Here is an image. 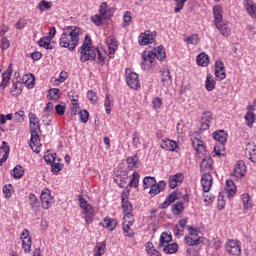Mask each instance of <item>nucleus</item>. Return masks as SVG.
<instances>
[{"label":"nucleus","mask_w":256,"mask_h":256,"mask_svg":"<svg viewBox=\"0 0 256 256\" xmlns=\"http://www.w3.org/2000/svg\"><path fill=\"white\" fill-rule=\"evenodd\" d=\"M81 35V29L75 26H68L65 28L60 36V47L68 49V51H75V47L79 45V36Z\"/></svg>","instance_id":"obj_1"},{"label":"nucleus","mask_w":256,"mask_h":256,"mask_svg":"<svg viewBox=\"0 0 256 256\" xmlns=\"http://www.w3.org/2000/svg\"><path fill=\"white\" fill-rule=\"evenodd\" d=\"M166 57L167 55L165 53V47L159 46L158 48L153 49V51L142 53L143 62L141 63V65L153 67L155 59H158V61H165Z\"/></svg>","instance_id":"obj_2"},{"label":"nucleus","mask_w":256,"mask_h":256,"mask_svg":"<svg viewBox=\"0 0 256 256\" xmlns=\"http://www.w3.org/2000/svg\"><path fill=\"white\" fill-rule=\"evenodd\" d=\"M95 57H97V49L91 47V38L86 35L85 41L80 47V61L81 63H87V61H93Z\"/></svg>","instance_id":"obj_3"},{"label":"nucleus","mask_w":256,"mask_h":256,"mask_svg":"<svg viewBox=\"0 0 256 256\" xmlns=\"http://www.w3.org/2000/svg\"><path fill=\"white\" fill-rule=\"evenodd\" d=\"M78 201H79L81 209H83V213L85 215V221H86L87 225H89L90 223H93V217L95 215V210H93V207L91 206V204H89L87 202V200L85 198H83L82 196H79Z\"/></svg>","instance_id":"obj_4"},{"label":"nucleus","mask_w":256,"mask_h":256,"mask_svg":"<svg viewBox=\"0 0 256 256\" xmlns=\"http://www.w3.org/2000/svg\"><path fill=\"white\" fill-rule=\"evenodd\" d=\"M189 231V235L185 236L184 241L189 247H195L201 245V237L197 234V228L193 226H186Z\"/></svg>","instance_id":"obj_5"},{"label":"nucleus","mask_w":256,"mask_h":256,"mask_svg":"<svg viewBox=\"0 0 256 256\" xmlns=\"http://www.w3.org/2000/svg\"><path fill=\"white\" fill-rule=\"evenodd\" d=\"M126 82L130 89L137 90L139 87H141L139 84V75L135 72H132L129 68L126 69Z\"/></svg>","instance_id":"obj_6"},{"label":"nucleus","mask_w":256,"mask_h":256,"mask_svg":"<svg viewBox=\"0 0 256 256\" xmlns=\"http://www.w3.org/2000/svg\"><path fill=\"white\" fill-rule=\"evenodd\" d=\"M245 155L249 161H252V163H256V145L255 142L251 139L245 140Z\"/></svg>","instance_id":"obj_7"},{"label":"nucleus","mask_w":256,"mask_h":256,"mask_svg":"<svg viewBox=\"0 0 256 256\" xmlns=\"http://www.w3.org/2000/svg\"><path fill=\"white\" fill-rule=\"evenodd\" d=\"M29 121H30L29 127H30L31 136L37 137V135L41 133V126L39 125V118L37 117V114L30 113Z\"/></svg>","instance_id":"obj_8"},{"label":"nucleus","mask_w":256,"mask_h":256,"mask_svg":"<svg viewBox=\"0 0 256 256\" xmlns=\"http://www.w3.org/2000/svg\"><path fill=\"white\" fill-rule=\"evenodd\" d=\"M226 251L231 256H241V245L237 240H229L226 245Z\"/></svg>","instance_id":"obj_9"},{"label":"nucleus","mask_w":256,"mask_h":256,"mask_svg":"<svg viewBox=\"0 0 256 256\" xmlns=\"http://www.w3.org/2000/svg\"><path fill=\"white\" fill-rule=\"evenodd\" d=\"M40 200L42 203V208L49 209L53 205V197L51 196V190L44 188L40 195Z\"/></svg>","instance_id":"obj_10"},{"label":"nucleus","mask_w":256,"mask_h":256,"mask_svg":"<svg viewBox=\"0 0 256 256\" xmlns=\"http://www.w3.org/2000/svg\"><path fill=\"white\" fill-rule=\"evenodd\" d=\"M247 172V168L245 167V162L239 160L236 162L232 177H236V179H243L245 177V173Z\"/></svg>","instance_id":"obj_11"},{"label":"nucleus","mask_w":256,"mask_h":256,"mask_svg":"<svg viewBox=\"0 0 256 256\" xmlns=\"http://www.w3.org/2000/svg\"><path fill=\"white\" fill-rule=\"evenodd\" d=\"M99 13L104 19V21H107L111 19L112 15L115 14V8L114 7L109 8V4H107V2H103L99 7Z\"/></svg>","instance_id":"obj_12"},{"label":"nucleus","mask_w":256,"mask_h":256,"mask_svg":"<svg viewBox=\"0 0 256 256\" xmlns=\"http://www.w3.org/2000/svg\"><path fill=\"white\" fill-rule=\"evenodd\" d=\"M201 185L204 193H209L211 191V187L213 185V177L211 173L204 172L201 176Z\"/></svg>","instance_id":"obj_13"},{"label":"nucleus","mask_w":256,"mask_h":256,"mask_svg":"<svg viewBox=\"0 0 256 256\" xmlns=\"http://www.w3.org/2000/svg\"><path fill=\"white\" fill-rule=\"evenodd\" d=\"M213 170V159L210 156H206L203 158L200 164L201 173H211Z\"/></svg>","instance_id":"obj_14"},{"label":"nucleus","mask_w":256,"mask_h":256,"mask_svg":"<svg viewBox=\"0 0 256 256\" xmlns=\"http://www.w3.org/2000/svg\"><path fill=\"white\" fill-rule=\"evenodd\" d=\"M138 41L140 45H153L155 43V39L153 38V34H151V31H145L143 34H141L138 38Z\"/></svg>","instance_id":"obj_15"},{"label":"nucleus","mask_w":256,"mask_h":256,"mask_svg":"<svg viewBox=\"0 0 256 256\" xmlns=\"http://www.w3.org/2000/svg\"><path fill=\"white\" fill-rule=\"evenodd\" d=\"M213 139L221 144V148L224 149L225 143H227V132L225 130L215 131L213 133Z\"/></svg>","instance_id":"obj_16"},{"label":"nucleus","mask_w":256,"mask_h":256,"mask_svg":"<svg viewBox=\"0 0 256 256\" xmlns=\"http://www.w3.org/2000/svg\"><path fill=\"white\" fill-rule=\"evenodd\" d=\"M30 147L34 153H41V140L39 139V135L31 136Z\"/></svg>","instance_id":"obj_17"},{"label":"nucleus","mask_w":256,"mask_h":256,"mask_svg":"<svg viewBox=\"0 0 256 256\" xmlns=\"http://www.w3.org/2000/svg\"><path fill=\"white\" fill-rule=\"evenodd\" d=\"M244 8L250 17L256 18V4L253 2V0H244Z\"/></svg>","instance_id":"obj_18"},{"label":"nucleus","mask_w":256,"mask_h":256,"mask_svg":"<svg viewBox=\"0 0 256 256\" xmlns=\"http://www.w3.org/2000/svg\"><path fill=\"white\" fill-rule=\"evenodd\" d=\"M117 47H119L117 40L115 38H110V41H108V57L110 59L115 57V51H117Z\"/></svg>","instance_id":"obj_19"},{"label":"nucleus","mask_w":256,"mask_h":256,"mask_svg":"<svg viewBox=\"0 0 256 256\" xmlns=\"http://www.w3.org/2000/svg\"><path fill=\"white\" fill-rule=\"evenodd\" d=\"M161 149L165 151H175V149H177V142L169 139L162 140Z\"/></svg>","instance_id":"obj_20"},{"label":"nucleus","mask_w":256,"mask_h":256,"mask_svg":"<svg viewBox=\"0 0 256 256\" xmlns=\"http://www.w3.org/2000/svg\"><path fill=\"white\" fill-rule=\"evenodd\" d=\"M102 227H105V229H108V231H114V229L117 227V220L114 218L105 217Z\"/></svg>","instance_id":"obj_21"},{"label":"nucleus","mask_w":256,"mask_h":256,"mask_svg":"<svg viewBox=\"0 0 256 256\" xmlns=\"http://www.w3.org/2000/svg\"><path fill=\"white\" fill-rule=\"evenodd\" d=\"M21 239H27V244H24L22 247L25 253H31V238L29 237V230L24 229L21 234Z\"/></svg>","instance_id":"obj_22"},{"label":"nucleus","mask_w":256,"mask_h":256,"mask_svg":"<svg viewBox=\"0 0 256 256\" xmlns=\"http://www.w3.org/2000/svg\"><path fill=\"white\" fill-rule=\"evenodd\" d=\"M225 191H226L227 197H233V195L237 193V187L235 186V182H233V180L226 181Z\"/></svg>","instance_id":"obj_23"},{"label":"nucleus","mask_w":256,"mask_h":256,"mask_svg":"<svg viewBox=\"0 0 256 256\" xmlns=\"http://www.w3.org/2000/svg\"><path fill=\"white\" fill-rule=\"evenodd\" d=\"M0 150L4 153L3 157L0 159V165H3V163L9 159V151H11V148L6 141H3Z\"/></svg>","instance_id":"obj_24"},{"label":"nucleus","mask_w":256,"mask_h":256,"mask_svg":"<svg viewBox=\"0 0 256 256\" xmlns=\"http://www.w3.org/2000/svg\"><path fill=\"white\" fill-rule=\"evenodd\" d=\"M175 201H177V193L176 192H172L165 199V201L162 204H160V209H167V207H169V205H171L172 203H175Z\"/></svg>","instance_id":"obj_25"},{"label":"nucleus","mask_w":256,"mask_h":256,"mask_svg":"<svg viewBox=\"0 0 256 256\" xmlns=\"http://www.w3.org/2000/svg\"><path fill=\"white\" fill-rule=\"evenodd\" d=\"M196 61L200 67H207V65H209V55H207L205 52H202L197 56Z\"/></svg>","instance_id":"obj_26"},{"label":"nucleus","mask_w":256,"mask_h":256,"mask_svg":"<svg viewBox=\"0 0 256 256\" xmlns=\"http://www.w3.org/2000/svg\"><path fill=\"white\" fill-rule=\"evenodd\" d=\"M216 27L219 29L223 37H229L231 35V29L227 24H223V22H217Z\"/></svg>","instance_id":"obj_27"},{"label":"nucleus","mask_w":256,"mask_h":256,"mask_svg":"<svg viewBox=\"0 0 256 256\" xmlns=\"http://www.w3.org/2000/svg\"><path fill=\"white\" fill-rule=\"evenodd\" d=\"M162 247L166 255H173V253H177V251H179V245H177V243L167 244Z\"/></svg>","instance_id":"obj_28"},{"label":"nucleus","mask_w":256,"mask_h":256,"mask_svg":"<svg viewBox=\"0 0 256 256\" xmlns=\"http://www.w3.org/2000/svg\"><path fill=\"white\" fill-rule=\"evenodd\" d=\"M13 73V67L9 66L7 71L2 74L1 87H7V83L11 80V75Z\"/></svg>","instance_id":"obj_29"},{"label":"nucleus","mask_w":256,"mask_h":256,"mask_svg":"<svg viewBox=\"0 0 256 256\" xmlns=\"http://www.w3.org/2000/svg\"><path fill=\"white\" fill-rule=\"evenodd\" d=\"M214 23H223V15L221 14V6L217 5L213 7Z\"/></svg>","instance_id":"obj_30"},{"label":"nucleus","mask_w":256,"mask_h":256,"mask_svg":"<svg viewBox=\"0 0 256 256\" xmlns=\"http://www.w3.org/2000/svg\"><path fill=\"white\" fill-rule=\"evenodd\" d=\"M105 249H107V242L102 241L98 242L95 246L94 256H101L105 253Z\"/></svg>","instance_id":"obj_31"},{"label":"nucleus","mask_w":256,"mask_h":256,"mask_svg":"<svg viewBox=\"0 0 256 256\" xmlns=\"http://www.w3.org/2000/svg\"><path fill=\"white\" fill-rule=\"evenodd\" d=\"M127 165H128L129 171H133V169H137V167H139V158H137V156L128 157Z\"/></svg>","instance_id":"obj_32"},{"label":"nucleus","mask_w":256,"mask_h":256,"mask_svg":"<svg viewBox=\"0 0 256 256\" xmlns=\"http://www.w3.org/2000/svg\"><path fill=\"white\" fill-rule=\"evenodd\" d=\"M171 241H173V236H171V234H168L167 232H163L160 236L159 247H165V244L171 243Z\"/></svg>","instance_id":"obj_33"},{"label":"nucleus","mask_w":256,"mask_h":256,"mask_svg":"<svg viewBox=\"0 0 256 256\" xmlns=\"http://www.w3.org/2000/svg\"><path fill=\"white\" fill-rule=\"evenodd\" d=\"M122 208H123L125 217H128V218L131 217V213L133 211V204H131L129 200L122 202Z\"/></svg>","instance_id":"obj_34"},{"label":"nucleus","mask_w":256,"mask_h":256,"mask_svg":"<svg viewBox=\"0 0 256 256\" xmlns=\"http://www.w3.org/2000/svg\"><path fill=\"white\" fill-rule=\"evenodd\" d=\"M171 211L174 215H180L185 211V207L181 201H178L172 206Z\"/></svg>","instance_id":"obj_35"},{"label":"nucleus","mask_w":256,"mask_h":256,"mask_svg":"<svg viewBox=\"0 0 256 256\" xmlns=\"http://www.w3.org/2000/svg\"><path fill=\"white\" fill-rule=\"evenodd\" d=\"M215 79L211 74L207 75L206 82H205V87L207 91H213L215 89Z\"/></svg>","instance_id":"obj_36"},{"label":"nucleus","mask_w":256,"mask_h":256,"mask_svg":"<svg viewBox=\"0 0 256 256\" xmlns=\"http://www.w3.org/2000/svg\"><path fill=\"white\" fill-rule=\"evenodd\" d=\"M23 173H25V171L23 170V167L21 165H17L11 172L12 177H14V179H21V177H23Z\"/></svg>","instance_id":"obj_37"},{"label":"nucleus","mask_w":256,"mask_h":256,"mask_svg":"<svg viewBox=\"0 0 256 256\" xmlns=\"http://www.w3.org/2000/svg\"><path fill=\"white\" fill-rule=\"evenodd\" d=\"M241 199L244 209H251V207H253V202L251 201V196H249V194H242Z\"/></svg>","instance_id":"obj_38"},{"label":"nucleus","mask_w":256,"mask_h":256,"mask_svg":"<svg viewBox=\"0 0 256 256\" xmlns=\"http://www.w3.org/2000/svg\"><path fill=\"white\" fill-rule=\"evenodd\" d=\"M87 99L91 103V105H97L99 101V97H97V93L93 90H89L87 92Z\"/></svg>","instance_id":"obj_39"},{"label":"nucleus","mask_w":256,"mask_h":256,"mask_svg":"<svg viewBox=\"0 0 256 256\" xmlns=\"http://www.w3.org/2000/svg\"><path fill=\"white\" fill-rule=\"evenodd\" d=\"M132 225V221H129L127 224H123V232L125 233L126 237H133L135 235V232L133 229H131Z\"/></svg>","instance_id":"obj_40"},{"label":"nucleus","mask_w":256,"mask_h":256,"mask_svg":"<svg viewBox=\"0 0 256 256\" xmlns=\"http://www.w3.org/2000/svg\"><path fill=\"white\" fill-rule=\"evenodd\" d=\"M184 42L187 43V45H198L199 36L197 34H192L191 36L184 38Z\"/></svg>","instance_id":"obj_41"},{"label":"nucleus","mask_w":256,"mask_h":256,"mask_svg":"<svg viewBox=\"0 0 256 256\" xmlns=\"http://www.w3.org/2000/svg\"><path fill=\"white\" fill-rule=\"evenodd\" d=\"M39 47H44V49H53L51 47V38L49 37H43L38 41Z\"/></svg>","instance_id":"obj_42"},{"label":"nucleus","mask_w":256,"mask_h":256,"mask_svg":"<svg viewBox=\"0 0 256 256\" xmlns=\"http://www.w3.org/2000/svg\"><path fill=\"white\" fill-rule=\"evenodd\" d=\"M161 81L164 87H168V85H171V72L169 70L163 72Z\"/></svg>","instance_id":"obj_43"},{"label":"nucleus","mask_w":256,"mask_h":256,"mask_svg":"<svg viewBox=\"0 0 256 256\" xmlns=\"http://www.w3.org/2000/svg\"><path fill=\"white\" fill-rule=\"evenodd\" d=\"M51 7H53L52 2L42 0L39 2L37 9H39V11H47V9H51Z\"/></svg>","instance_id":"obj_44"},{"label":"nucleus","mask_w":256,"mask_h":256,"mask_svg":"<svg viewBox=\"0 0 256 256\" xmlns=\"http://www.w3.org/2000/svg\"><path fill=\"white\" fill-rule=\"evenodd\" d=\"M104 107L106 109L107 115H111V108L113 107V100H111L109 94H106Z\"/></svg>","instance_id":"obj_45"},{"label":"nucleus","mask_w":256,"mask_h":256,"mask_svg":"<svg viewBox=\"0 0 256 256\" xmlns=\"http://www.w3.org/2000/svg\"><path fill=\"white\" fill-rule=\"evenodd\" d=\"M49 97L53 101H57L61 97V92H60L59 88H51L49 90Z\"/></svg>","instance_id":"obj_46"},{"label":"nucleus","mask_w":256,"mask_h":256,"mask_svg":"<svg viewBox=\"0 0 256 256\" xmlns=\"http://www.w3.org/2000/svg\"><path fill=\"white\" fill-rule=\"evenodd\" d=\"M128 185L129 187H134V189H137V187H139V173L134 172L132 174V178Z\"/></svg>","instance_id":"obj_47"},{"label":"nucleus","mask_w":256,"mask_h":256,"mask_svg":"<svg viewBox=\"0 0 256 256\" xmlns=\"http://www.w3.org/2000/svg\"><path fill=\"white\" fill-rule=\"evenodd\" d=\"M155 183H157V181L155 180V177L147 176L143 180V187L144 189H149V187H151Z\"/></svg>","instance_id":"obj_48"},{"label":"nucleus","mask_w":256,"mask_h":256,"mask_svg":"<svg viewBox=\"0 0 256 256\" xmlns=\"http://www.w3.org/2000/svg\"><path fill=\"white\" fill-rule=\"evenodd\" d=\"M245 119L247 127H253V123H255V114L253 112H247Z\"/></svg>","instance_id":"obj_49"},{"label":"nucleus","mask_w":256,"mask_h":256,"mask_svg":"<svg viewBox=\"0 0 256 256\" xmlns=\"http://www.w3.org/2000/svg\"><path fill=\"white\" fill-rule=\"evenodd\" d=\"M14 121H16V123H23V121H25V112L22 110L15 112Z\"/></svg>","instance_id":"obj_50"},{"label":"nucleus","mask_w":256,"mask_h":256,"mask_svg":"<svg viewBox=\"0 0 256 256\" xmlns=\"http://www.w3.org/2000/svg\"><path fill=\"white\" fill-rule=\"evenodd\" d=\"M29 201H30V206L32 207V209H38L39 200H37V196H35V194L31 193L29 195Z\"/></svg>","instance_id":"obj_51"},{"label":"nucleus","mask_w":256,"mask_h":256,"mask_svg":"<svg viewBox=\"0 0 256 256\" xmlns=\"http://www.w3.org/2000/svg\"><path fill=\"white\" fill-rule=\"evenodd\" d=\"M91 21L96 25V27H101V25H103V16L96 14L91 17Z\"/></svg>","instance_id":"obj_52"},{"label":"nucleus","mask_w":256,"mask_h":256,"mask_svg":"<svg viewBox=\"0 0 256 256\" xmlns=\"http://www.w3.org/2000/svg\"><path fill=\"white\" fill-rule=\"evenodd\" d=\"M96 53L98 55L99 65H105V60L107 59V57L105 56V51L96 49Z\"/></svg>","instance_id":"obj_53"},{"label":"nucleus","mask_w":256,"mask_h":256,"mask_svg":"<svg viewBox=\"0 0 256 256\" xmlns=\"http://www.w3.org/2000/svg\"><path fill=\"white\" fill-rule=\"evenodd\" d=\"M192 145L197 153H205V145H203V142H199L198 140V143H196L195 140H193Z\"/></svg>","instance_id":"obj_54"},{"label":"nucleus","mask_w":256,"mask_h":256,"mask_svg":"<svg viewBox=\"0 0 256 256\" xmlns=\"http://www.w3.org/2000/svg\"><path fill=\"white\" fill-rule=\"evenodd\" d=\"M80 121L82 123H87L89 121V111L87 110H80L79 111Z\"/></svg>","instance_id":"obj_55"},{"label":"nucleus","mask_w":256,"mask_h":256,"mask_svg":"<svg viewBox=\"0 0 256 256\" xmlns=\"http://www.w3.org/2000/svg\"><path fill=\"white\" fill-rule=\"evenodd\" d=\"M201 121H204L206 123H211L213 121V114L209 111H206L202 114Z\"/></svg>","instance_id":"obj_56"},{"label":"nucleus","mask_w":256,"mask_h":256,"mask_svg":"<svg viewBox=\"0 0 256 256\" xmlns=\"http://www.w3.org/2000/svg\"><path fill=\"white\" fill-rule=\"evenodd\" d=\"M77 99H72V107H71V115L75 116L77 115L78 111H79V103H77Z\"/></svg>","instance_id":"obj_57"},{"label":"nucleus","mask_w":256,"mask_h":256,"mask_svg":"<svg viewBox=\"0 0 256 256\" xmlns=\"http://www.w3.org/2000/svg\"><path fill=\"white\" fill-rule=\"evenodd\" d=\"M57 115H65V109H67V106L65 103H61L55 106Z\"/></svg>","instance_id":"obj_58"},{"label":"nucleus","mask_w":256,"mask_h":256,"mask_svg":"<svg viewBox=\"0 0 256 256\" xmlns=\"http://www.w3.org/2000/svg\"><path fill=\"white\" fill-rule=\"evenodd\" d=\"M187 0H175L176 7L174 8L175 13H179L185 6Z\"/></svg>","instance_id":"obj_59"},{"label":"nucleus","mask_w":256,"mask_h":256,"mask_svg":"<svg viewBox=\"0 0 256 256\" xmlns=\"http://www.w3.org/2000/svg\"><path fill=\"white\" fill-rule=\"evenodd\" d=\"M3 193L6 197H11L13 195V185L8 184L3 187Z\"/></svg>","instance_id":"obj_60"},{"label":"nucleus","mask_w":256,"mask_h":256,"mask_svg":"<svg viewBox=\"0 0 256 256\" xmlns=\"http://www.w3.org/2000/svg\"><path fill=\"white\" fill-rule=\"evenodd\" d=\"M220 71H225V66L223 65V62H221V60H217L215 62V75H219Z\"/></svg>","instance_id":"obj_61"},{"label":"nucleus","mask_w":256,"mask_h":256,"mask_svg":"<svg viewBox=\"0 0 256 256\" xmlns=\"http://www.w3.org/2000/svg\"><path fill=\"white\" fill-rule=\"evenodd\" d=\"M161 105H163V100L159 97H155L152 100V107L153 109H161Z\"/></svg>","instance_id":"obj_62"},{"label":"nucleus","mask_w":256,"mask_h":256,"mask_svg":"<svg viewBox=\"0 0 256 256\" xmlns=\"http://www.w3.org/2000/svg\"><path fill=\"white\" fill-rule=\"evenodd\" d=\"M8 47H10L9 39H7L6 37H3L0 40V49H2V51H5L7 50Z\"/></svg>","instance_id":"obj_63"},{"label":"nucleus","mask_w":256,"mask_h":256,"mask_svg":"<svg viewBox=\"0 0 256 256\" xmlns=\"http://www.w3.org/2000/svg\"><path fill=\"white\" fill-rule=\"evenodd\" d=\"M27 57H31L33 61H39L41 57H43V54L41 52H33L27 55Z\"/></svg>","instance_id":"obj_64"}]
</instances>
